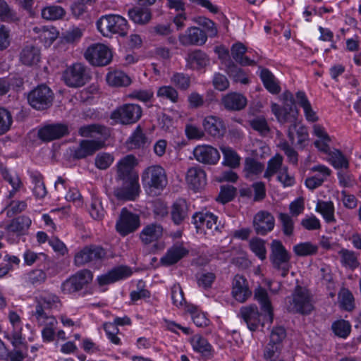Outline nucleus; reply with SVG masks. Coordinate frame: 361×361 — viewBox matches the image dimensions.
<instances>
[{"mask_svg": "<svg viewBox=\"0 0 361 361\" xmlns=\"http://www.w3.org/2000/svg\"><path fill=\"white\" fill-rule=\"evenodd\" d=\"M236 194V188L232 185H222L216 200L226 204L231 202Z\"/></svg>", "mask_w": 361, "mask_h": 361, "instance_id": "nucleus-59", "label": "nucleus"}, {"mask_svg": "<svg viewBox=\"0 0 361 361\" xmlns=\"http://www.w3.org/2000/svg\"><path fill=\"white\" fill-rule=\"evenodd\" d=\"M63 78L68 87H79L90 80V75L86 66L80 63H76L66 69Z\"/></svg>", "mask_w": 361, "mask_h": 361, "instance_id": "nucleus-8", "label": "nucleus"}, {"mask_svg": "<svg viewBox=\"0 0 361 361\" xmlns=\"http://www.w3.org/2000/svg\"><path fill=\"white\" fill-rule=\"evenodd\" d=\"M331 328L336 336L346 338L350 332L351 326L348 322L342 319L334 322Z\"/></svg>", "mask_w": 361, "mask_h": 361, "instance_id": "nucleus-56", "label": "nucleus"}, {"mask_svg": "<svg viewBox=\"0 0 361 361\" xmlns=\"http://www.w3.org/2000/svg\"><path fill=\"white\" fill-rule=\"evenodd\" d=\"M313 308L312 298L309 291L300 286H296L288 300L287 310L292 313L309 314Z\"/></svg>", "mask_w": 361, "mask_h": 361, "instance_id": "nucleus-5", "label": "nucleus"}, {"mask_svg": "<svg viewBox=\"0 0 361 361\" xmlns=\"http://www.w3.org/2000/svg\"><path fill=\"white\" fill-rule=\"evenodd\" d=\"M42 17L49 20L61 19L66 14L65 10L60 6H49L42 10Z\"/></svg>", "mask_w": 361, "mask_h": 361, "instance_id": "nucleus-50", "label": "nucleus"}, {"mask_svg": "<svg viewBox=\"0 0 361 361\" xmlns=\"http://www.w3.org/2000/svg\"><path fill=\"white\" fill-rule=\"evenodd\" d=\"M192 345L193 349L200 353L204 358L210 359L212 357V346L204 337L200 335H195L192 338Z\"/></svg>", "mask_w": 361, "mask_h": 361, "instance_id": "nucleus-39", "label": "nucleus"}, {"mask_svg": "<svg viewBox=\"0 0 361 361\" xmlns=\"http://www.w3.org/2000/svg\"><path fill=\"white\" fill-rule=\"evenodd\" d=\"M264 165L253 158H247L245 161L244 173L247 178L252 179L262 173Z\"/></svg>", "mask_w": 361, "mask_h": 361, "instance_id": "nucleus-46", "label": "nucleus"}, {"mask_svg": "<svg viewBox=\"0 0 361 361\" xmlns=\"http://www.w3.org/2000/svg\"><path fill=\"white\" fill-rule=\"evenodd\" d=\"M254 299L259 305L262 314L267 316V322H271V297L265 288L258 286L254 290Z\"/></svg>", "mask_w": 361, "mask_h": 361, "instance_id": "nucleus-27", "label": "nucleus"}, {"mask_svg": "<svg viewBox=\"0 0 361 361\" xmlns=\"http://www.w3.org/2000/svg\"><path fill=\"white\" fill-rule=\"evenodd\" d=\"M31 223V219L28 216H20L11 221L7 226V230L18 235H23L28 230Z\"/></svg>", "mask_w": 361, "mask_h": 361, "instance_id": "nucleus-41", "label": "nucleus"}, {"mask_svg": "<svg viewBox=\"0 0 361 361\" xmlns=\"http://www.w3.org/2000/svg\"><path fill=\"white\" fill-rule=\"evenodd\" d=\"M283 158L281 155L276 154L272 157V175H276V179L284 186L293 185L294 180L287 173V168L282 167Z\"/></svg>", "mask_w": 361, "mask_h": 361, "instance_id": "nucleus-26", "label": "nucleus"}, {"mask_svg": "<svg viewBox=\"0 0 361 361\" xmlns=\"http://www.w3.org/2000/svg\"><path fill=\"white\" fill-rule=\"evenodd\" d=\"M1 173L5 180H6L12 186L13 190L10 192L9 197H12L15 192L20 188L21 181L18 176H12L8 170L2 164L0 165Z\"/></svg>", "mask_w": 361, "mask_h": 361, "instance_id": "nucleus-53", "label": "nucleus"}, {"mask_svg": "<svg viewBox=\"0 0 361 361\" xmlns=\"http://www.w3.org/2000/svg\"><path fill=\"white\" fill-rule=\"evenodd\" d=\"M252 226L257 235H266L271 231V214L268 212L259 211L254 216Z\"/></svg>", "mask_w": 361, "mask_h": 361, "instance_id": "nucleus-28", "label": "nucleus"}, {"mask_svg": "<svg viewBox=\"0 0 361 361\" xmlns=\"http://www.w3.org/2000/svg\"><path fill=\"white\" fill-rule=\"evenodd\" d=\"M13 123L12 116L7 109L0 107V135L6 133Z\"/></svg>", "mask_w": 361, "mask_h": 361, "instance_id": "nucleus-60", "label": "nucleus"}, {"mask_svg": "<svg viewBox=\"0 0 361 361\" xmlns=\"http://www.w3.org/2000/svg\"><path fill=\"white\" fill-rule=\"evenodd\" d=\"M282 105L272 104V113L275 115L277 121L284 124L286 123H293L298 120V111L294 106L293 94L289 91H285L280 97Z\"/></svg>", "mask_w": 361, "mask_h": 361, "instance_id": "nucleus-4", "label": "nucleus"}, {"mask_svg": "<svg viewBox=\"0 0 361 361\" xmlns=\"http://www.w3.org/2000/svg\"><path fill=\"white\" fill-rule=\"evenodd\" d=\"M316 212L320 213L327 224H334L336 220L334 216V205L331 201L318 200Z\"/></svg>", "mask_w": 361, "mask_h": 361, "instance_id": "nucleus-40", "label": "nucleus"}, {"mask_svg": "<svg viewBox=\"0 0 361 361\" xmlns=\"http://www.w3.org/2000/svg\"><path fill=\"white\" fill-rule=\"evenodd\" d=\"M157 96L169 99L173 103L178 101V93L172 86H162L157 91Z\"/></svg>", "mask_w": 361, "mask_h": 361, "instance_id": "nucleus-61", "label": "nucleus"}, {"mask_svg": "<svg viewBox=\"0 0 361 361\" xmlns=\"http://www.w3.org/2000/svg\"><path fill=\"white\" fill-rule=\"evenodd\" d=\"M338 255L341 257V262L345 267L353 270L360 266L357 259L358 255L355 252L342 248L338 252Z\"/></svg>", "mask_w": 361, "mask_h": 361, "instance_id": "nucleus-42", "label": "nucleus"}, {"mask_svg": "<svg viewBox=\"0 0 361 361\" xmlns=\"http://www.w3.org/2000/svg\"><path fill=\"white\" fill-rule=\"evenodd\" d=\"M202 126L204 130L214 137H221L226 133L224 121L217 116H209L205 117Z\"/></svg>", "mask_w": 361, "mask_h": 361, "instance_id": "nucleus-25", "label": "nucleus"}, {"mask_svg": "<svg viewBox=\"0 0 361 361\" xmlns=\"http://www.w3.org/2000/svg\"><path fill=\"white\" fill-rule=\"evenodd\" d=\"M291 255L280 240H272V268L282 277L287 276L291 267Z\"/></svg>", "mask_w": 361, "mask_h": 361, "instance_id": "nucleus-6", "label": "nucleus"}, {"mask_svg": "<svg viewBox=\"0 0 361 361\" xmlns=\"http://www.w3.org/2000/svg\"><path fill=\"white\" fill-rule=\"evenodd\" d=\"M246 51L247 48L243 44L240 42L235 43L233 44L231 49V56L236 63L241 66H254L255 64V61L245 56Z\"/></svg>", "mask_w": 361, "mask_h": 361, "instance_id": "nucleus-38", "label": "nucleus"}, {"mask_svg": "<svg viewBox=\"0 0 361 361\" xmlns=\"http://www.w3.org/2000/svg\"><path fill=\"white\" fill-rule=\"evenodd\" d=\"M90 214L92 217L97 221L102 220L105 215V211L102 207V202L99 199L94 198L90 207Z\"/></svg>", "mask_w": 361, "mask_h": 361, "instance_id": "nucleus-63", "label": "nucleus"}, {"mask_svg": "<svg viewBox=\"0 0 361 361\" xmlns=\"http://www.w3.org/2000/svg\"><path fill=\"white\" fill-rule=\"evenodd\" d=\"M251 250L261 259L266 257L264 241L259 238H253L249 243Z\"/></svg>", "mask_w": 361, "mask_h": 361, "instance_id": "nucleus-58", "label": "nucleus"}, {"mask_svg": "<svg viewBox=\"0 0 361 361\" xmlns=\"http://www.w3.org/2000/svg\"><path fill=\"white\" fill-rule=\"evenodd\" d=\"M131 274L132 271L129 268L126 267H119L104 275L99 276L97 281L100 286H104L128 277L130 276Z\"/></svg>", "mask_w": 361, "mask_h": 361, "instance_id": "nucleus-32", "label": "nucleus"}, {"mask_svg": "<svg viewBox=\"0 0 361 361\" xmlns=\"http://www.w3.org/2000/svg\"><path fill=\"white\" fill-rule=\"evenodd\" d=\"M38 134L41 140L49 142L68 135V126L64 123L47 125L42 128Z\"/></svg>", "mask_w": 361, "mask_h": 361, "instance_id": "nucleus-17", "label": "nucleus"}, {"mask_svg": "<svg viewBox=\"0 0 361 361\" xmlns=\"http://www.w3.org/2000/svg\"><path fill=\"white\" fill-rule=\"evenodd\" d=\"M136 161L135 156L129 154L117 163L116 181L137 182L138 175L134 171Z\"/></svg>", "mask_w": 361, "mask_h": 361, "instance_id": "nucleus-13", "label": "nucleus"}, {"mask_svg": "<svg viewBox=\"0 0 361 361\" xmlns=\"http://www.w3.org/2000/svg\"><path fill=\"white\" fill-rule=\"evenodd\" d=\"M19 57L23 64L33 66L40 60V51L33 44H27L22 49Z\"/></svg>", "mask_w": 361, "mask_h": 361, "instance_id": "nucleus-36", "label": "nucleus"}, {"mask_svg": "<svg viewBox=\"0 0 361 361\" xmlns=\"http://www.w3.org/2000/svg\"><path fill=\"white\" fill-rule=\"evenodd\" d=\"M287 135L292 144L295 143V136L297 137L296 145L303 148L305 146V142L308 140L309 133L306 126L296 120L292 123L288 128Z\"/></svg>", "mask_w": 361, "mask_h": 361, "instance_id": "nucleus-19", "label": "nucleus"}, {"mask_svg": "<svg viewBox=\"0 0 361 361\" xmlns=\"http://www.w3.org/2000/svg\"><path fill=\"white\" fill-rule=\"evenodd\" d=\"M54 93L46 85H40L27 94V102L35 109L42 111L49 109L53 103Z\"/></svg>", "mask_w": 361, "mask_h": 361, "instance_id": "nucleus-7", "label": "nucleus"}, {"mask_svg": "<svg viewBox=\"0 0 361 361\" xmlns=\"http://www.w3.org/2000/svg\"><path fill=\"white\" fill-rule=\"evenodd\" d=\"M128 16L130 20L138 25H147L152 18L151 10L142 6H134L130 8Z\"/></svg>", "mask_w": 361, "mask_h": 361, "instance_id": "nucleus-29", "label": "nucleus"}, {"mask_svg": "<svg viewBox=\"0 0 361 361\" xmlns=\"http://www.w3.org/2000/svg\"><path fill=\"white\" fill-rule=\"evenodd\" d=\"M120 185L115 188L114 195L118 200H134L139 193L138 182L118 181Z\"/></svg>", "mask_w": 361, "mask_h": 361, "instance_id": "nucleus-21", "label": "nucleus"}, {"mask_svg": "<svg viewBox=\"0 0 361 361\" xmlns=\"http://www.w3.org/2000/svg\"><path fill=\"white\" fill-rule=\"evenodd\" d=\"M190 68L193 69H200L208 63V59L205 53L200 50H195L188 54L186 58Z\"/></svg>", "mask_w": 361, "mask_h": 361, "instance_id": "nucleus-45", "label": "nucleus"}, {"mask_svg": "<svg viewBox=\"0 0 361 361\" xmlns=\"http://www.w3.org/2000/svg\"><path fill=\"white\" fill-rule=\"evenodd\" d=\"M232 295L240 302H245L251 295L247 279L241 275H235L232 281Z\"/></svg>", "mask_w": 361, "mask_h": 361, "instance_id": "nucleus-20", "label": "nucleus"}, {"mask_svg": "<svg viewBox=\"0 0 361 361\" xmlns=\"http://www.w3.org/2000/svg\"><path fill=\"white\" fill-rule=\"evenodd\" d=\"M192 220L197 232L203 229L204 226L210 230L214 228L218 232H221V229L223 228V226L216 225L217 216L210 212L195 213L192 216Z\"/></svg>", "mask_w": 361, "mask_h": 361, "instance_id": "nucleus-23", "label": "nucleus"}, {"mask_svg": "<svg viewBox=\"0 0 361 361\" xmlns=\"http://www.w3.org/2000/svg\"><path fill=\"white\" fill-rule=\"evenodd\" d=\"M178 39L183 46L202 45L207 39V35L199 27H191L185 31V33L180 34Z\"/></svg>", "mask_w": 361, "mask_h": 361, "instance_id": "nucleus-18", "label": "nucleus"}, {"mask_svg": "<svg viewBox=\"0 0 361 361\" xmlns=\"http://www.w3.org/2000/svg\"><path fill=\"white\" fill-rule=\"evenodd\" d=\"M338 301L342 308L350 311L354 308V298L347 288H343L338 293Z\"/></svg>", "mask_w": 361, "mask_h": 361, "instance_id": "nucleus-54", "label": "nucleus"}, {"mask_svg": "<svg viewBox=\"0 0 361 361\" xmlns=\"http://www.w3.org/2000/svg\"><path fill=\"white\" fill-rule=\"evenodd\" d=\"M171 216L176 225L181 224L188 216V205L184 199H178L171 206Z\"/></svg>", "mask_w": 361, "mask_h": 361, "instance_id": "nucleus-35", "label": "nucleus"}, {"mask_svg": "<svg viewBox=\"0 0 361 361\" xmlns=\"http://www.w3.org/2000/svg\"><path fill=\"white\" fill-rule=\"evenodd\" d=\"M106 81L111 86H128L131 83L130 77L124 72L114 71L109 72L106 75Z\"/></svg>", "mask_w": 361, "mask_h": 361, "instance_id": "nucleus-43", "label": "nucleus"}, {"mask_svg": "<svg viewBox=\"0 0 361 361\" xmlns=\"http://www.w3.org/2000/svg\"><path fill=\"white\" fill-rule=\"evenodd\" d=\"M329 161L335 169H348L349 162L343 154L338 149H334L328 154Z\"/></svg>", "mask_w": 361, "mask_h": 361, "instance_id": "nucleus-49", "label": "nucleus"}, {"mask_svg": "<svg viewBox=\"0 0 361 361\" xmlns=\"http://www.w3.org/2000/svg\"><path fill=\"white\" fill-rule=\"evenodd\" d=\"M188 254V250L182 244H175L161 257V263L166 266L173 265Z\"/></svg>", "mask_w": 361, "mask_h": 361, "instance_id": "nucleus-30", "label": "nucleus"}, {"mask_svg": "<svg viewBox=\"0 0 361 361\" xmlns=\"http://www.w3.org/2000/svg\"><path fill=\"white\" fill-rule=\"evenodd\" d=\"M96 24L98 30L104 36L117 34L121 37H125L129 29L127 20L121 16L115 14L102 16Z\"/></svg>", "mask_w": 361, "mask_h": 361, "instance_id": "nucleus-2", "label": "nucleus"}, {"mask_svg": "<svg viewBox=\"0 0 361 361\" xmlns=\"http://www.w3.org/2000/svg\"><path fill=\"white\" fill-rule=\"evenodd\" d=\"M27 356V346L24 348H13V350L8 351L6 360L8 361H23Z\"/></svg>", "mask_w": 361, "mask_h": 361, "instance_id": "nucleus-64", "label": "nucleus"}, {"mask_svg": "<svg viewBox=\"0 0 361 361\" xmlns=\"http://www.w3.org/2000/svg\"><path fill=\"white\" fill-rule=\"evenodd\" d=\"M126 144L130 149H135L147 147L149 141L140 126H137L128 139Z\"/></svg>", "mask_w": 361, "mask_h": 361, "instance_id": "nucleus-37", "label": "nucleus"}, {"mask_svg": "<svg viewBox=\"0 0 361 361\" xmlns=\"http://www.w3.org/2000/svg\"><path fill=\"white\" fill-rule=\"evenodd\" d=\"M226 71L228 75L233 78L235 82H240L243 84H247L249 80L245 77L242 68L238 67L233 61L228 60L225 62Z\"/></svg>", "mask_w": 361, "mask_h": 361, "instance_id": "nucleus-44", "label": "nucleus"}, {"mask_svg": "<svg viewBox=\"0 0 361 361\" xmlns=\"http://www.w3.org/2000/svg\"><path fill=\"white\" fill-rule=\"evenodd\" d=\"M84 56L86 60L94 66H105L109 64L113 56L111 49L100 43L89 46Z\"/></svg>", "mask_w": 361, "mask_h": 361, "instance_id": "nucleus-10", "label": "nucleus"}, {"mask_svg": "<svg viewBox=\"0 0 361 361\" xmlns=\"http://www.w3.org/2000/svg\"><path fill=\"white\" fill-rule=\"evenodd\" d=\"M114 161V157L109 153H99L98 154L94 160V164L97 168L100 170H105L108 169Z\"/></svg>", "mask_w": 361, "mask_h": 361, "instance_id": "nucleus-62", "label": "nucleus"}, {"mask_svg": "<svg viewBox=\"0 0 361 361\" xmlns=\"http://www.w3.org/2000/svg\"><path fill=\"white\" fill-rule=\"evenodd\" d=\"M140 224V216L124 207L121 211L115 228L121 236L124 237L135 232Z\"/></svg>", "mask_w": 361, "mask_h": 361, "instance_id": "nucleus-9", "label": "nucleus"}, {"mask_svg": "<svg viewBox=\"0 0 361 361\" xmlns=\"http://www.w3.org/2000/svg\"><path fill=\"white\" fill-rule=\"evenodd\" d=\"M143 187L149 190H163L167 185L168 178L165 169L160 165H152L147 167L141 174Z\"/></svg>", "mask_w": 361, "mask_h": 361, "instance_id": "nucleus-3", "label": "nucleus"}, {"mask_svg": "<svg viewBox=\"0 0 361 361\" xmlns=\"http://www.w3.org/2000/svg\"><path fill=\"white\" fill-rule=\"evenodd\" d=\"M142 116V109L137 104H126L118 107L111 114V118L122 124L137 122Z\"/></svg>", "mask_w": 361, "mask_h": 361, "instance_id": "nucleus-12", "label": "nucleus"}, {"mask_svg": "<svg viewBox=\"0 0 361 361\" xmlns=\"http://www.w3.org/2000/svg\"><path fill=\"white\" fill-rule=\"evenodd\" d=\"M298 104L302 108L304 115L308 122L315 123L319 121L317 112L313 109L310 102L305 93L302 91H298L295 94Z\"/></svg>", "mask_w": 361, "mask_h": 361, "instance_id": "nucleus-34", "label": "nucleus"}, {"mask_svg": "<svg viewBox=\"0 0 361 361\" xmlns=\"http://www.w3.org/2000/svg\"><path fill=\"white\" fill-rule=\"evenodd\" d=\"M92 278V273L90 270L79 271L62 283L61 290L66 294L78 292L90 283Z\"/></svg>", "mask_w": 361, "mask_h": 361, "instance_id": "nucleus-14", "label": "nucleus"}, {"mask_svg": "<svg viewBox=\"0 0 361 361\" xmlns=\"http://www.w3.org/2000/svg\"><path fill=\"white\" fill-rule=\"evenodd\" d=\"M147 31L152 37H165L172 34L173 29L169 23H157L149 27Z\"/></svg>", "mask_w": 361, "mask_h": 361, "instance_id": "nucleus-48", "label": "nucleus"}, {"mask_svg": "<svg viewBox=\"0 0 361 361\" xmlns=\"http://www.w3.org/2000/svg\"><path fill=\"white\" fill-rule=\"evenodd\" d=\"M244 322L246 323L247 328L252 331H255L259 324H261L262 327H264L266 321L268 323L267 329H269L271 322H267V316L264 314H262V311L260 312L258 310V307L255 305H250L247 306H243L240 309V312L238 314Z\"/></svg>", "mask_w": 361, "mask_h": 361, "instance_id": "nucleus-11", "label": "nucleus"}, {"mask_svg": "<svg viewBox=\"0 0 361 361\" xmlns=\"http://www.w3.org/2000/svg\"><path fill=\"white\" fill-rule=\"evenodd\" d=\"M78 133L82 137L96 139L82 140L80 142L73 153V157L77 159L92 156L97 151L104 147L105 142L110 135L109 129L99 124L83 126L79 128Z\"/></svg>", "mask_w": 361, "mask_h": 361, "instance_id": "nucleus-1", "label": "nucleus"}, {"mask_svg": "<svg viewBox=\"0 0 361 361\" xmlns=\"http://www.w3.org/2000/svg\"><path fill=\"white\" fill-rule=\"evenodd\" d=\"M163 235V228L157 224H151L146 226L140 234L142 242L149 245L159 240Z\"/></svg>", "mask_w": 361, "mask_h": 361, "instance_id": "nucleus-33", "label": "nucleus"}, {"mask_svg": "<svg viewBox=\"0 0 361 361\" xmlns=\"http://www.w3.org/2000/svg\"><path fill=\"white\" fill-rule=\"evenodd\" d=\"M193 155L197 161L206 165H214L220 159L219 151L207 145H198L195 147Z\"/></svg>", "mask_w": 361, "mask_h": 361, "instance_id": "nucleus-16", "label": "nucleus"}, {"mask_svg": "<svg viewBox=\"0 0 361 361\" xmlns=\"http://www.w3.org/2000/svg\"><path fill=\"white\" fill-rule=\"evenodd\" d=\"M254 193V200L259 201L265 197V187L262 182L253 183L252 188H243L240 190L241 196L251 197Z\"/></svg>", "mask_w": 361, "mask_h": 361, "instance_id": "nucleus-47", "label": "nucleus"}, {"mask_svg": "<svg viewBox=\"0 0 361 361\" xmlns=\"http://www.w3.org/2000/svg\"><path fill=\"white\" fill-rule=\"evenodd\" d=\"M106 251L100 246H86L75 255L74 262L78 267L83 266L87 263H97L102 260L106 256Z\"/></svg>", "mask_w": 361, "mask_h": 361, "instance_id": "nucleus-15", "label": "nucleus"}, {"mask_svg": "<svg viewBox=\"0 0 361 361\" xmlns=\"http://www.w3.org/2000/svg\"><path fill=\"white\" fill-rule=\"evenodd\" d=\"M313 133L318 137V139L314 142L315 147L320 152L329 154L331 151L329 146L331 139L324 128L320 125H314L313 126Z\"/></svg>", "mask_w": 361, "mask_h": 361, "instance_id": "nucleus-31", "label": "nucleus"}, {"mask_svg": "<svg viewBox=\"0 0 361 361\" xmlns=\"http://www.w3.org/2000/svg\"><path fill=\"white\" fill-rule=\"evenodd\" d=\"M186 180L193 190H199L207 184L206 173L200 166L191 167L188 170Z\"/></svg>", "mask_w": 361, "mask_h": 361, "instance_id": "nucleus-24", "label": "nucleus"}, {"mask_svg": "<svg viewBox=\"0 0 361 361\" xmlns=\"http://www.w3.org/2000/svg\"><path fill=\"white\" fill-rule=\"evenodd\" d=\"M171 82L178 89L186 90L190 85V77L182 73H176L171 78Z\"/></svg>", "mask_w": 361, "mask_h": 361, "instance_id": "nucleus-57", "label": "nucleus"}, {"mask_svg": "<svg viewBox=\"0 0 361 361\" xmlns=\"http://www.w3.org/2000/svg\"><path fill=\"white\" fill-rule=\"evenodd\" d=\"M247 98L242 94L235 92L224 95L221 104L225 109L230 111H241L246 106Z\"/></svg>", "mask_w": 361, "mask_h": 361, "instance_id": "nucleus-22", "label": "nucleus"}, {"mask_svg": "<svg viewBox=\"0 0 361 361\" xmlns=\"http://www.w3.org/2000/svg\"><path fill=\"white\" fill-rule=\"evenodd\" d=\"M224 158V164L231 168H235L240 164V157L231 147L222 146L220 147Z\"/></svg>", "mask_w": 361, "mask_h": 361, "instance_id": "nucleus-52", "label": "nucleus"}, {"mask_svg": "<svg viewBox=\"0 0 361 361\" xmlns=\"http://www.w3.org/2000/svg\"><path fill=\"white\" fill-rule=\"evenodd\" d=\"M282 231L286 236H291L294 232V221L290 216L285 213H279L278 216Z\"/></svg>", "mask_w": 361, "mask_h": 361, "instance_id": "nucleus-55", "label": "nucleus"}, {"mask_svg": "<svg viewBox=\"0 0 361 361\" xmlns=\"http://www.w3.org/2000/svg\"><path fill=\"white\" fill-rule=\"evenodd\" d=\"M293 250L297 256L305 257L315 255L318 247L311 242H305L294 245Z\"/></svg>", "mask_w": 361, "mask_h": 361, "instance_id": "nucleus-51", "label": "nucleus"}]
</instances>
